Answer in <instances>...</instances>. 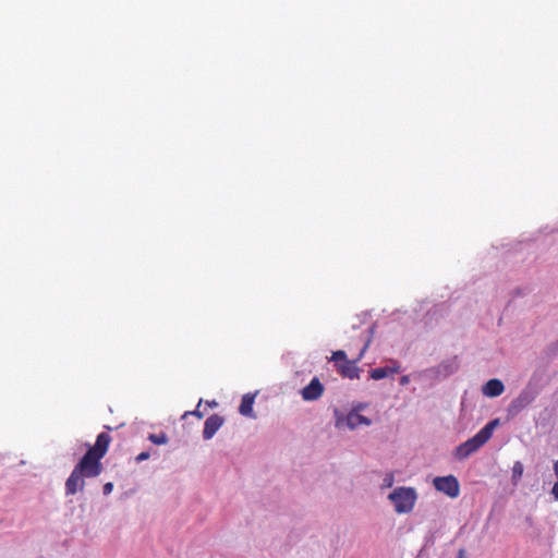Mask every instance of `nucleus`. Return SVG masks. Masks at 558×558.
<instances>
[{
	"instance_id": "0eeeda50",
	"label": "nucleus",
	"mask_w": 558,
	"mask_h": 558,
	"mask_svg": "<svg viewBox=\"0 0 558 558\" xmlns=\"http://www.w3.org/2000/svg\"><path fill=\"white\" fill-rule=\"evenodd\" d=\"M223 422V417L218 414H213L209 417H207L203 429L204 439H211L214 435L217 433V430L222 426Z\"/></svg>"
},
{
	"instance_id": "4be33fe9",
	"label": "nucleus",
	"mask_w": 558,
	"mask_h": 558,
	"mask_svg": "<svg viewBox=\"0 0 558 558\" xmlns=\"http://www.w3.org/2000/svg\"><path fill=\"white\" fill-rule=\"evenodd\" d=\"M554 472L558 481V460L554 462Z\"/></svg>"
},
{
	"instance_id": "7ed1b4c3",
	"label": "nucleus",
	"mask_w": 558,
	"mask_h": 558,
	"mask_svg": "<svg viewBox=\"0 0 558 558\" xmlns=\"http://www.w3.org/2000/svg\"><path fill=\"white\" fill-rule=\"evenodd\" d=\"M389 499L397 513H409L415 505L416 494L412 487H398L390 493Z\"/></svg>"
},
{
	"instance_id": "5701e85b",
	"label": "nucleus",
	"mask_w": 558,
	"mask_h": 558,
	"mask_svg": "<svg viewBox=\"0 0 558 558\" xmlns=\"http://www.w3.org/2000/svg\"><path fill=\"white\" fill-rule=\"evenodd\" d=\"M408 381H409L408 376H402V377H401V384H402V385L407 384Z\"/></svg>"
},
{
	"instance_id": "f3484780",
	"label": "nucleus",
	"mask_w": 558,
	"mask_h": 558,
	"mask_svg": "<svg viewBox=\"0 0 558 558\" xmlns=\"http://www.w3.org/2000/svg\"><path fill=\"white\" fill-rule=\"evenodd\" d=\"M393 475L391 473L387 474L384 478V486L391 487L393 485Z\"/></svg>"
},
{
	"instance_id": "2eb2a0df",
	"label": "nucleus",
	"mask_w": 558,
	"mask_h": 558,
	"mask_svg": "<svg viewBox=\"0 0 558 558\" xmlns=\"http://www.w3.org/2000/svg\"><path fill=\"white\" fill-rule=\"evenodd\" d=\"M330 360L333 361L336 364L345 363V361H349L347 359V353L343 350L332 352Z\"/></svg>"
},
{
	"instance_id": "9b49d317",
	"label": "nucleus",
	"mask_w": 558,
	"mask_h": 558,
	"mask_svg": "<svg viewBox=\"0 0 558 558\" xmlns=\"http://www.w3.org/2000/svg\"><path fill=\"white\" fill-rule=\"evenodd\" d=\"M347 425L350 429H354L360 425H371V420L360 414L357 411H351L345 417Z\"/></svg>"
},
{
	"instance_id": "f03ea898",
	"label": "nucleus",
	"mask_w": 558,
	"mask_h": 558,
	"mask_svg": "<svg viewBox=\"0 0 558 558\" xmlns=\"http://www.w3.org/2000/svg\"><path fill=\"white\" fill-rule=\"evenodd\" d=\"M499 420L495 418L487 423L480 432H477L472 438L468 439L463 444L459 445L456 449V456L459 459H466L472 453L477 451L484 446L493 436L494 429L498 426Z\"/></svg>"
},
{
	"instance_id": "a211bd4d",
	"label": "nucleus",
	"mask_w": 558,
	"mask_h": 558,
	"mask_svg": "<svg viewBox=\"0 0 558 558\" xmlns=\"http://www.w3.org/2000/svg\"><path fill=\"white\" fill-rule=\"evenodd\" d=\"M113 489V484L111 482H108L104 485V494L109 495Z\"/></svg>"
},
{
	"instance_id": "423d86ee",
	"label": "nucleus",
	"mask_w": 558,
	"mask_h": 558,
	"mask_svg": "<svg viewBox=\"0 0 558 558\" xmlns=\"http://www.w3.org/2000/svg\"><path fill=\"white\" fill-rule=\"evenodd\" d=\"M324 392V386L319 381L318 378L314 377L307 386H305L302 391V398L305 401H314L322 397Z\"/></svg>"
},
{
	"instance_id": "f8f14e48",
	"label": "nucleus",
	"mask_w": 558,
	"mask_h": 558,
	"mask_svg": "<svg viewBox=\"0 0 558 558\" xmlns=\"http://www.w3.org/2000/svg\"><path fill=\"white\" fill-rule=\"evenodd\" d=\"M255 396L253 395H244L241 404L239 407V412L244 416H253V404H254Z\"/></svg>"
},
{
	"instance_id": "b1692460",
	"label": "nucleus",
	"mask_w": 558,
	"mask_h": 558,
	"mask_svg": "<svg viewBox=\"0 0 558 558\" xmlns=\"http://www.w3.org/2000/svg\"><path fill=\"white\" fill-rule=\"evenodd\" d=\"M207 404L209 407H216L217 405V402L216 401H208Z\"/></svg>"
},
{
	"instance_id": "6ab92c4d",
	"label": "nucleus",
	"mask_w": 558,
	"mask_h": 558,
	"mask_svg": "<svg viewBox=\"0 0 558 558\" xmlns=\"http://www.w3.org/2000/svg\"><path fill=\"white\" fill-rule=\"evenodd\" d=\"M148 458H149V452H141L136 457V461L141 462V461L147 460Z\"/></svg>"
},
{
	"instance_id": "dca6fc26",
	"label": "nucleus",
	"mask_w": 558,
	"mask_h": 558,
	"mask_svg": "<svg viewBox=\"0 0 558 558\" xmlns=\"http://www.w3.org/2000/svg\"><path fill=\"white\" fill-rule=\"evenodd\" d=\"M201 403H202V400H199V402H198V404H197V408H196L194 411L185 412L183 416L185 417L186 415H190V414H191V415H195V416H196V417H198V418H203L204 413H203V412H201V411L198 410V408H199Z\"/></svg>"
},
{
	"instance_id": "aec40b11",
	"label": "nucleus",
	"mask_w": 558,
	"mask_h": 558,
	"mask_svg": "<svg viewBox=\"0 0 558 558\" xmlns=\"http://www.w3.org/2000/svg\"><path fill=\"white\" fill-rule=\"evenodd\" d=\"M551 494L555 498V500H558V481L554 484L551 488Z\"/></svg>"
},
{
	"instance_id": "ddd939ff",
	"label": "nucleus",
	"mask_w": 558,
	"mask_h": 558,
	"mask_svg": "<svg viewBox=\"0 0 558 558\" xmlns=\"http://www.w3.org/2000/svg\"><path fill=\"white\" fill-rule=\"evenodd\" d=\"M523 471H524L523 464L520 461H517L512 468V481L514 483H517L518 481L521 480V477L523 475Z\"/></svg>"
},
{
	"instance_id": "6e6552de",
	"label": "nucleus",
	"mask_w": 558,
	"mask_h": 558,
	"mask_svg": "<svg viewBox=\"0 0 558 558\" xmlns=\"http://www.w3.org/2000/svg\"><path fill=\"white\" fill-rule=\"evenodd\" d=\"M533 401V397L527 391H522L509 405V413L518 414Z\"/></svg>"
},
{
	"instance_id": "f257e3e1",
	"label": "nucleus",
	"mask_w": 558,
	"mask_h": 558,
	"mask_svg": "<svg viewBox=\"0 0 558 558\" xmlns=\"http://www.w3.org/2000/svg\"><path fill=\"white\" fill-rule=\"evenodd\" d=\"M110 442L111 436L108 433L102 432L97 436L95 445L89 447L68 477L65 495H75L78 490H83L84 478H93L101 474L104 470L101 459L106 456Z\"/></svg>"
},
{
	"instance_id": "9d476101",
	"label": "nucleus",
	"mask_w": 558,
	"mask_h": 558,
	"mask_svg": "<svg viewBox=\"0 0 558 558\" xmlns=\"http://www.w3.org/2000/svg\"><path fill=\"white\" fill-rule=\"evenodd\" d=\"M400 365L395 362L392 366L377 367L369 372V376L374 380H379L388 377L391 374L399 373Z\"/></svg>"
},
{
	"instance_id": "1a4fd4ad",
	"label": "nucleus",
	"mask_w": 558,
	"mask_h": 558,
	"mask_svg": "<svg viewBox=\"0 0 558 558\" xmlns=\"http://www.w3.org/2000/svg\"><path fill=\"white\" fill-rule=\"evenodd\" d=\"M505 391V386L501 380L493 378L489 379L483 387V393L487 397H498Z\"/></svg>"
},
{
	"instance_id": "412c9836",
	"label": "nucleus",
	"mask_w": 558,
	"mask_h": 558,
	"mask_svg": "<svg viewBox=\"0 0 558 558\" xmlns=\"http://www.w3.org/2000/svg\"><path fill=\"white\" fill-rule=\"evenodd\" d=\"M457 558H466V550L464 548L459 549Z\"/></svg>"
},
{
	"instance_id": "39448f33",
	"label": "nucleus",
	"mask_w": 558,
	"mask_h": 558,
	"mask_svg": "<svg viewBox=\"0 0 558 558\" xmlns=\"http://www.w3.org/2000/svg\"><path fill=\"white\" fill-rule=\"evenodd\" d=\"M436 490L444 493L450 498H457L460 494V484L456 476H438L433 481Z\"/></svg>"
},
{
	"instance_id": "4468645a",
	"label": "nucleus",
	"mask_w": 558,
	"mask_h": 558,
	"mask_svg": "<svg viewBox=\"0 0 558 558\" xmlns=\"http://www.w3.org/2000/svg\"><path fill=\"white\" fill-rule=\"evenodd\" d=\"M148 439L155 445H165L168 442V436L166 433L150 434Z\"/></svg>"
},
{
	"instance_id": "20e7f679",
	"label": "nucleus",
	"mask_w": 558,
	"mask_h": 558,
	"mask_svg": "<svg viewBox=\"0 0 558 558\" xmlns=\"http://www.w3.org/2000/svg\"><path fill=\"white\" fill-rule=\"evenodd\" d=\"M371 339H367L353 361H345V363L335 364L337 372L345 378L355 379L360 376V368L356 366V362L360 361L369 345Z\"/></svg>"
}]
</instances>
